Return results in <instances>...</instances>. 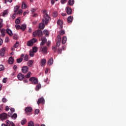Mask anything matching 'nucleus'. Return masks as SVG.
Listing matches in <instances>:
<instances>
[{
  "label": "nucleus",
  "instance_id": "bb28decb",
  "mask_svg": "<svg viewBox=\"0 0 126 126\" xmlns=\"http://www.w3.org/2000/svg\"><path fill=\"white\" fill-rule=\"evenodd\" d=\"M41 87H42L41 84L40 83L37 84L36 86L35 90H36V91H39V90L40 89Z\"/></svg>",
  "mask_w": 126,
  "mask_h": 126
},
{
  "label": "nucleus",
  "instance_id": "69168bd1",
  "mask_svg": "<svg viewBox=\"0 0 126 126\" xmlns=\"http://www.w3.org/2000/svg\"><path fill=\"white\" fill-rule=\"evenodd\" d=\"M62 16H66V13H63L62 14Z\"/></svg>",
  "mask_w": 126,
  "mask_h": 126
},
{
  "label": "nucleus",
  "instance_id": "9d476101",
  "mask_svg": "<svg viewBox=\"0 0 126 126\" xmlns=\"http://www.w3.org/2000/svg\"><path fill=\"white\" fill-rule=\"evenodd\" d=\"M65 11L67 14L69 15L72 13V10L71 8L68 6L66 7Z\"/></svg>",
  "mask_w": 126,
  "mask_h": 126
},
{
  "label": "nucleus",
  "instance_id": "f704fd0d",
  "mask_svg": "<svg viewBox=\"0 0 126 126\" xmlns=\"http://www.w3.org/2000/svg\"><path fill=\"white\" fill-rule=\"evenodd\" d=\"M26 123H27V121L26 120V119H24L21 121V124L23 126V125H25Z\"/></svg>",
  "mask_w": 126,
  "mask_h": 126
},
{
  "label": "nucleus",
  "instance_id": "412c9836",
  "mask_svg": "<svg viewBox=\"0 0 126 126\" xmlns=\"http://www.w3.org/2000/svg\"><path fill=\"white\" fill-rule=\"evenodd\" d=\"M53 63H54V59H53V58H51L48 60L47 63L49 65H52Z\"/></svg>",
  "mask_w": 126,
  "mask_h": 126
},
{
  "label": "nucleus",
  "instance_id": "37998d69",
  "mask_svg": "<svg viewBox=\"0 0 126 126\" xmlns=\"http://www.w3.org/2000/svg\"><path fill=\"white\" fill-rule=\"evenodd\" d=\"M24 60L26 61V62L28 61V55L27 54L25 55L24 56Z\"/></svg>",
  "mask_w": 126,
  "mask_h": 126
},
{
  "label": "nucleus",
  "instance_id": "864d4df0",
  "mask_svg": "<svg viewBox=\"0 0 126 126\" xmlns=\"http://www.w3.org/2000/svg\"><path fill=\"white\" fill-rule=\"evenodd\" d=\"M1 70H3V65H0V71H1Z\"/></svg>",
  "mask_w": 126,
  "mask_h": 126
},
{
  "label": "nucleus",
  "instance_id": "79ce46f5",
  "mask_svg": "<svg viewBox=\"0 0 126 126\" xmlns=\"http://www.w3.org/2000/svg\"><path fill=\"white\" fill-rule=\"evenodd\" d=\"M8 13V11L7 10H5L3 12V16H5V15H6Z\"/></svg>",
  "mask_w": 126,
  "mask_h": 126
},
{
  "label": "nucleus",
  "instance_id": "dca6fc26",
  "mask_svg": "<svg viewBox=\"0 0 126 126\" xmlns=\"http://www.w3.org/2000/svg\"><path fill=\"white\" fill-rule=\"evenodd\" d=\"M41 42L40 43V46H44L47 42V38L46 37H43L41 38Z\"/></svg>",
  "mask_w": 126,
  "mask_h": 126
},
{
  "label": "nucleus",
  "instance_id": "0eeeda50",
  "mask_svg": "<svg viewBox=\"0 0 126 126\" xmlns=\"http://www.w3.org/2000/svg\"><path fill=\"white\" fill-rule=\"evenodd\" d=\"M40 104H45V99H44V97H43V96L39 98L38 99V100L37 101V105H39Z\"/></svg>",
  "mask_w": 126,
  "mask_h": 126
},
{
  "label": "nucleus",
  "instance_id": "473e14b6",
  "mask_svg": "<svg viewBox=\"0 0 126 126\" xmlns=\"http://www.w3.org/2000/svg\"><path fill=\"white\" fill-rule=\"evenodd\" d=\"M10 117H11V118L13 119V120H16V118H17V114L16 113H14Z\"/></svg>",
  "mask_w": 126,
  "mask_h": 126
},
{
  "label": "nucleus",
  "instance_id": "13d9d810",
  "mask_svg": "<svg viewBox=\"0 0 126 126\" xmlns=\"http://www.w3.org/2000/svg\"><path fill=\"white\" fill-rule=\"evenodd\" d=\"M13 68L14 70H16L17 69V66H16V65H14Z\"/></svg>",
  "mask_w": 126,
  "mask_h": 126
},
{
  "label": "nucleus",
  "instance_id": "423d86ee",
  "mask_svg": "<svg viewBox=\"0 0 126 126\" xmlns=\"http://www.w3.org/2000/svg\"><path fill=\"white\" fill-rule=\"evenodd\" d=\"M37 52H38V48H32V50L30 51V57H34V53H37Z\"/></svg>",
  "mask_w": 126,
  "mask_h": 126
},
{
  "label": "nucleus",
  "instance_id": "6ab92c4d",
  "mask_svg": "<svg viewBox=\"0 0 126 126\" xmlns=\"http://www.w3.org/2000/svg\"><path fill=\"white\" fill-rule=\"evenodd\" d=\"M33 111V109H32V107H27L25 108V112L26 113H31Z\"/></svg>",
  "mask_w": 126,
  "mask_h": 126
},
{
  "label": "nucleus",
  "instance_id": "ea45409f",
  "mask_svg": "<svg viewBox=\"0 0 126 126\" xmlns=\"http://www.w3.org/2000/svg\"><path fill=\"white\" fill-rule=\"evenodd\" d=\"M18 46H19V42H16V43L14 45L13 48H18Z\"/></svg>",
  "mask_w": 126,
  "mask_h": 126
},
{
  "label": "nucleus",
  "instance_id": "393cba45",
  "mask_svg": "<svg viewBox=\"0 0 126 126\" xmlns=\"http://www.w3.org/2000/svg\"><path fill=\"white\" fill-rule=\"evenodd\" d=\"M0 32H1V36L2 37H4V36H5V32H6L5 30L3 29L0 30Z\"/></svg>",
  "mask_w": 126,
  "mask_h": 126
},
{
  "label": "nucleus",
  "instance_id": "4c0bfd02",
  "mask_svg": "<svg viewBox=\"0 0 126 126\" xmlns=\"http://www.w3.org/2000/svg\"><path fill=\"white\" fill-rule=\"evenodd\" d=\"M64 33H65V32H64V30H61L59 32L60 35H63Z\"/></svg>",
  "mask_w": 126,
  "mask_h": 126
},
{
  "label": "nucleus",
  "instance_id": "58836bf2",
  "mask_svg": "<svg viewBox=\"0 0 126 126\" xmlns=\"http://www.w3.org/2000/svg\"><path fill=\"white\" fill-rule=\"evenodd\" d=\"M62 41H59V40H57V42L56 43V47L58 48L59 47H60V46L61 45V42Z\"/></svg>",
  "mask_w": 126,
  "mask_h": 126
},
{
  "label": "nucleus",
  "instance_id": "a878e982",
  "mask_svg": "<svg viewBox=\"0 0 126 126\" xmlns=\"http://www.w3.org/2000/svg\"><path fill=\"white\" fill-rule=\"evenodd\" d=\"M14 62L13 58L12 57H10L8 59V63L10 64H12Z\"/></svg>",
  "mask_w": 126,
  "mask_h": 126
},
{
  "label": "nucleus",
  "instance_id": "603ef678",
  "mask_svg": "<svg viewBox=\"0 0 126 126\" xmlns=\"http://www.w3.org/2000/svg\"><path fill=\"white\" fill-rule=\"evenodd\" d=\"M2 27V20L0 19V28Z\"/></svg>",
  "mask_w": 126,
  "mask_h": 126
},
{
  "label": "nucleus",
  "instance_id": "f8f14e48",
  "mask_svg": "<svg viewBox=\"0 0 126 126\" xmlns=\"http://www.w3.org/2000/svg\"><path fill=\"white\" fill-rule=\"evenodd\" d=\"M40 52L43 53V54H44L45 55H47L48 53V49H47V48H40Z\"/></svg>",
  "mask_w": 126,
  "mask_h": 126
},
{
  "label": "nucleus",
  "instance_id": "c756f323",
  "mask_svg": "<svg viewBox=\"0 0 126 126\" xmlns=\"http://www.w3.org/2000/svg\"><path fill=\"white\" fill-rule=\"evenodd\" d=\"M66 43V36H63L62 38V44H65Z\"/></svg>",
  "mask_w": 126,
  "mask_h": 126
},
{
  "label": "nucleus",
  "instance_id": "a19ab883",
  "mask_svg": "<svg viewBox=\"0 0 126 126\" xmlns=\"http://www.w3.org/2000/svg\"><path fill=\"white\" fill-rule=\"evenodd\" d=\"M15 28H16V29L18 30L19 29H21V26L19 25L16 24L15 25Z\"/></svg>",
  "mask_w": 126,
  "mask_h": 126
},
{
  "label": "nucleus",
  "instance_id": "5701e85b",
  "mask_svg": "<svg viewBox=\"0 0 126 126\" xmlns=\"http://www.w3.org/2000/svg\"><path fill=\"white\" fill-rule=\"evenodd\" d=\"M72 20H73V17L70 16L68 17L67 21L68 23H71V22H72Z\"/></svg>",
  "mask_w": 126,
  "mask_h": 126
},
{
  "label": "nucleus",
  "instance_id": "a211bd4d",
  "mask_svg": "<svg viewBox=\"0 0 126 126\" xmlns=\"http://www.w3.org/2000/svg\"><path fill=\"white\" fill-rule=\"evenodd\" d=\"M5 54V49H4V48H1L0 50V57H4Z\"/></svg>",
  "mask_w": 126,
  "mask_h": 126
},
{
  "label": "nucleus",
  "instance_id": "e433bc0d",
  "mask_svg": "<svg viewBox=\"0 0 126 126\" xmlns=\"http://www.w3.org/2000/svg\"><path fill=\"white\" fill-rule=\"evenodd\" d=\"M44 34L45 35H46V36H49V31L48 30H45L44 31Z\"/></svg>",
  "mask_w": 126,
  "mask_h": 126
},
{
  "label": "nucleus",
  "instance_id": "e2e57ef3",
  "mask_svg": "<svg viewBox=\"0 0 126 126\" xmlns=\"http://www.w3.org/2000/svg\"><path fill=\"white\" fill-rule=\"evenodd\" d=\"M3 41L1 38H0V46H1L2 45Z\"/></svg>",
  "mask_w": 126,
  "mask_h": 126
},
{
  "label": "nucleus",
  "instance_id": "6e6d98bb",
  "mask_svg": "<svg viewBox=\"0 0 126 126\" xmlns=\"http://www.w3.org/2000/svg\"><path fill=\"white\" fill-rule=\"evenodd\" d=\"M36 10H37L36 8H32V9H31L32 12H35V11H36Z\"/></svg>",
  "mask_w": 126,
  "mask_h": 126
},
{
  "label": "nucleus",
  "instance_id": "4be33fe9",
  "mask_svg": "<svg viewBox=\"0 0 126 126\" xmlns=\"http://www.w3.org/2000/svg\"><path fill=\"white\" fill-rule=\"evenodd\" d=\"M26 28H27V26L26 25V24L21 25L20 29L21 30H22V31H25Z\"/></svg>",
  "mask_w": 126,
  "mask_h": 126
},
{
  "label": "nucleus",
  "instance_id": "7ed1b4c3",
  "mask_svg": "<svg viewBox=\"0 0 126 126\" xmlns=\"http://www.w3.org/2000/svg\"><path fill=\"white\" fill-rule=\"evenodd\" d=\"M29 81L32 82V84H33L34 85H36V84H38V82H39V81L37 79V78L35 77H32L29 79Z\"/></svg>",
  "mask_w": 126,
  "mask_h": 126
},
{
  "label": "nucleus",
  "instance_id": "f257e3e1",
  "mask_svg": "<svg viewBox=\"0 0 126 126\" xmlns=\"http://www.w3.org/2000/svg\"><path fill=\"white\" fill-rule=\"evenodd\" d=\"M43 13L44 19H43L42 20L43 23H40L39 25V28H40V29L42 30L44 29V28H45V24L46 25L48 24V23H49V21L51 20L50 16H49V15H48V13H47V10H43Z\"/></svg>",
  "mask_w": 126,
  "mask_h": 126
},
{
  "label": "nucleus",
  "instance_id": "2f4dec72",
  "mask_svg": "<svg viewBox=\"0 0 126 126\" xmlns=\"http://www.w3.org/2000/svg\"><path fill=\"white\" fill-rule=\"evenodd\" d=\"M27 7V5H26V4L24 2H22V8L23 9H25Z\"/></svg>",
  "mask_w": 126,
  "mask_h": 126
},
{
  "label": "nucleus",
  "instance_id": "a18cd8bd",
  "mask_svg": "<svg viewBox=\"0 0 126 126\" xmlns=\"http://www.w3.org/2000/svg\"><path fill=\"white\" fill-rule=\"evenodd\" d=\"M57 41H62V37H61V35H59L57 36Z\"/></svg>",
  "mask_w": 126,
  "mask_h": 126
},
{
  "label": "nucleus",
  "instance_id": "052dcab7",
  "mask_svg": "<svg viewBox=\"0 0 126 126\" xmlns=\"http://www.w3.org/2000/svg\"><path fill=\"white\" fill-rule=\"evenodd\" d=\"M3 83H6V78H3L2 80Z\"/></svg>",
  "mask_w": 126,
  "mask_h": 126
},
{
  "label": "nucleus",
  "instance_id": "338daca9",
  "mask_svg": "<svg viewBox=\"0 0 126 126\" xmlns=\"http://www.w3.org/2000/svg\"><path fill=\"white\" fill-rule=\"evenodd\" d=\"M51 2L52 4H54V3H55V0H51Z\"/></svg>",
  "mask_w": 126,
  "mask_h": 126
},
{
  "label": "nucleus",
  "instance_id": "6e6552de",
  "mask_svg": "<svg viewBox=\"0 0 126 126\" xmlns=\"http://www.w3.org/2000/svg\"><path fill=\"white\" fill-rule=\"evenodd\" d=\"M7 116H8V114L7 115L6 113H3L0 115V119H1V120H6V119H7Z\"/></svg>",
  "mask_w": 126,
  "mask_h": 126
},
{
  "label": "nucleus",
  "instance_id": "f3484780",
  "mask_svg": "<svg viewBox=\"0 0 126 126\" xmlns=\"http://www.w3.org/2000/svg\"><path fill=\"white\" fill-rule=\"evenodd\" d=\"M41 42L40 43V46H44L47 42V38L46 37H43L41 38Z\"/></svg>",
  "mask_w": 126,
  "mask_h": 126
},
{
  "label": "nucleus",
  "instance_id": "774afa93",
  "mask_svg": "<svg viewBox=\"0 0 126 126\" xmlns=\"http://www.w3.org/2000/svg\"><path fill=\"white\" fill-rule=\"evenodd\" d=\"M13 39H17V35H14Z\"/></svg>",
  "mask_w": 126,
  "mask_h": 126
},
{
  "label": "nucleus",
  "instance_id": "7c9ffc66",
  "mask_svg": "<svg viewBox=\"0 0 126 126\" xmlns=\"http://www.w3.org/2000/svg\"><path fill=\"white\" fill-rule=\"evenodd\" d=\"M31 77V72H29L27 75H25V78H29Z\"/></svg>",
  "mask_w": 126,
  "mask_h": 126
},
{
  "label": "nucleus",
  "instance_id": "b1692460",
  "mask_svg": "<svg viewBox=\"0 0 126 126\" xmlns=\"http://www.w3.org/2000/svg\"><path fill=\"white\" fill-rule=\"evenodd\" d=\"M6 33L9 35L10 36H12L13 35V33H12V31L10 30L9 29H7L6 30Z\"/></svg>",
  "mask_w": 126,
  "mask_h": 126
},
{
  "label": "nucleus",
  "instance_id": "4468645a",
  "mask_svg": "<svg viewBox=\"0 0 126 126\" xmlns=\"http://www.w3.org/2000/svg\"><path fill=\"white\" fill-rule=\"evenodd\" d=\"M46 63H47V60L46 59H43L41 60V61H40L41 66H44V65H46Z\"/></svg>",
  "mask_w": 126,
  "mask_h": 126
},
{
  "label": "nucleus",
  "instance_id": "09e8293b",
  "mask_svg": "<svg viewBox=\"0 0 126 126\" xmlns=\"http://www.w3.org/2000/svg\"><path fill=\"white\" fill-rule=\"evenodd\" d=\"M8 41H9V38H8V37H6L5 38V43H8Z\"/></svg>",
  "mask_w": 126,
  "mask_h": 126
},
{
  "label": "nucleus",
  "instance_id": "8fccbe9b",
  "mask_svg": "<svg viewBox=\"0 0 126 126\" xmlns=\"http://www.w3.org/2000/svg\"><path fill=\"white\" fill-rule=\"evenodd\" d=\"M4 3H7V1L9 2H12V0H4Z\"/></svg>",
  "mask_w": 126,
  "mask_h": 126
},
{
  "label": "nucleus",
  "instance_id": "9b49d317",
  "mask_svg": "<svg viewBox=\"0 0 126 126\" xmlns=\"http://www.w3.org/2000/svg\"><path fill=\"white\" fill-rule=\"evenodd\" d=\"M28 70H29V68L27 66H24L22 68V71L23 73L28 72Z\"/></svg>",
  "mask_w": 126,
  "mask_h": 126
},
{
  "label": "nucleus",
  "instance_id": "72a5a7b5",
  "mask_svg": "<svg viewBox=\"0 0 126 126\" xmlns=\"http://www.w3.org/2000/svg\"><path fill=\"white\" fill-rule=\"evenodd\" d=\"M22 12H23V11L21 9H20L16 13V14L17 15H22Z\"/></svg>",
  "mask_w": 126,
  "mask_h": 126
},
{
  "label": "nucleus",
  "instance_id": "0e129e2a",
  "mask_svg": "<svg viewBox=\"0 0 126 126\" xmlns=\"http://www.w3.org/2000/svg\"><path fill=\"white\" fill-rule=\"evenodd\" d=\"M9 107H8V106H6L5 107V111H9Z\"/></svg>",
  "mask_w": 126,
  "mask_h": 126
},
{
  "label": "nucleus",
  "instance_id": "3c124183",
  "mask_svg": "<svg viewBox=\"0 0 126 126\" xmlns=\"http://www.w3.org/2000/svg\"><path fill=\"white\" fill-rule=\"evenodd\" d=\"M53 16L54 17H57V16H58V13H56V12H53Z\"/></svg>",
  "mask_w": 126,
  "mask_h": 126
},
{
  "label": "nucleus",
  "instance_id": "39448f33",
  "mask_svg": "<svg viewBox=\"0 0 126 126\" xmlns=\"http://www.w3.org/2000/svg\"><path fill=\"white\" fill-rule=\"evenodd\" d=\"M36 42H37V39L36 38H32L28 42L27 45L28 47H31V46H32L33 44L36 43Z\"/></svg>",
  "mask_w": 126,
  "mask_h": 126
},
{
  "label": "nucleus",
  "instance_id": "cd10ccee",
  "mask_svg": "<svg viewBox=\"0 0 126 126\" xmlns=\"http://www.w3.org/2000/svg\"><path fill=\"white\" fill-rule=\"evenodd\" d=\"M69 5H73L74 4V0H69L68 1Z\"/></svg>",
  "mask_w": 126,
  "mask_h": 126
},
{
  "label": "nucleus",
  "instance_id": "5fc2aeb1",
  "mask_svg": "<svg viewBox=\"0 0 126 126\" xmlns=\"http://www.w3.org/2000/svg\"><path fill=\"white\" fill-rule=\"evenodd\" d=\"M6 101H7L6 98H3L2 99V102L3 103H6Z\"/></svg>",
  "mask_w": 126,
  "mask_h": 126
},
{
  "label": "nucleus",
  "instance_id": "aec40b11",
  "mask_svg": "<svg viewBox=\"0 0 126 126\" xmlns=\"http://www.w3.org/2000/svg\"><path fill=\"white\" fill-rule=\"evenodd\" d=\"M10 112L8 113V117H11V115H12L13 113H14L15 112V109L14 108H10Z\"/></svg>",
  "mask_w": 126,
  "mask_h": 126
},
{
  "label": "nucleus",
  "instance_id": "49530a36",
  "mask_svg": "<svg viewBox=\"0 0 126 126\" xmlns=\"http://www.w3.org/2000/svg\"><path fill=\"white\" fill-rule=\"evenodd\" d=\"M33 63H34V61L33 60H30L29 62V64L30 65H32V64H33Z\"/></svg>",
  "mask_w": 126,
  "mask_h": 126
},
{
  "label": "nucleus",
  "instance_id": "c85d7f7f",
  "mask_svg": "<svg viewBox=\"0 0 126 126\" xmlns=\"http://www.w3.org/2000/svg\"><path fill=\"white\" fill-rule=\"evenodd\" d=\"M18 9H19V6L16 5L14 7V13H16L17 11H18Z\"/></svg>",
  "mask_w": 126,
  "mask_h": 126
},
{
  "label": "nucleus",
  "instance_id": "4d7b16f0",
  "mask_svg": "<svg viewBox=\"0 0 126 126\" xmlns=\"http://www.w3.org/2000/svg\"><path fill=\"white\" fill-rule=\"evenodd\" d=\"M39 112H40V110L39 109H36L35 110V113L37 115V114H39Z\"/></svg>",
  "mask_w": 126,
  "mask_h": 126
},
{
  "label": "nucleus",
  "instance_id": "bf43d9fd",
  "mask_svg": "<svg viewBox=\"0 0 126 126\" xmlns=\"http://www.w3.org/2000/svg\"><path fill=\"white\" fill-rule=\"evenodd\" d=\"M50 45H51V41H48L47 43V47H50Z\"/></svg>",
  "mask_w": 126,
  "mask_h": 126
},
{
  "label": "nucleus",
  "instance_id": "c03bdc74",
  "mask_svg": "<svg viewBox=\"0 0 126 126\" xmlns=\"http://www.w3.org/2000/svg\"><path fill=\"white\" fill-rule=\"evenodd\" d=\"M15 23L16 24H19L20 23V20L17 19L15 20Z\"/></svg>",
  "mask_w": 126,
  "mask_h": 126
},
{
  "label": "nucleus",
  "instance_id": "f03ea898",
  "mask_svg": "<svg viewBox=\"0 0 126 126\" xmlns=\"http://www.w3.org/2000/svg\"><path fill=\"white\" fill-rule=\"evenodd\" d=\"M43 33L42 32V31L40 30H37L33 32V37H37V36H38V37H41Z\"/></svg>",
  "mask_w": 126,
  "mask_h": 126
},
{
  "label": "nucleus",
  "instance_id": "1a4fd4ad",
  "mask_svg": "<svg viewBox=\"0 0 126 126\" xmlns=\"http://www.w3.org/2000/svg\"><path fill=\"white\" fill-rule=\"evenodd\" d=\"M53 51L54 53H58V54H61L63 50L62 48H52Z\"/></svg>",
  "mask_w": 126,
  "mask_h": 126
},
{
  "label": "nucleus",
  "instance_id": "c9c22d12",
  "mask_svg": "<svg viewBox=\"0 0 126 126\" xmlns=\"http://www.w3.org/2000/svg\"><path fill=\"white\" fill-rule=\"evenodd\" d=\"M63 21H62V20H58L57 21V24L58 25H63Z\"/></svg>",
  "mask_w": 126,
  "mask_h": 126
},
{
  "label": "nucleus",
  "instance_id": "de8ad7c7",
  "mask_svg": "<svg viewBox=\"0 0 126 126\" xmlns=\"http://www.w3.org/2000/svg\"><path fill=\"white\" fill-rule=\"evenodd\" d=\"M61 1L62 4H64V3H66V2L67 1V0H61Z\"/></svg>",
  "mask_w": 126,
  "mask_h": 126
},
{
  "label": "nucleus",
  "instance_id": "680f3d73",
  "mask_svg": "<svg viewBox=\"0 0 126 126\" xmlns=\"http://www.w3.org/2000/svg\"><path fill=\"white\" fill-rule=\"evenodd\" d=\"M16 15V13H14L12 15V18L13 19H14L15 18V16Z\"/></svg>",
  "mask_w": 126,
  "mask_h": 126
},
{
  "label": "nucleus",
  "instance_id": "ddd939ff",
  "mask_svg": "<svg viewBox=\"0 0 126 126\" xmlns=\"http://www.w3.org/2000/svg\"><path fill=\"white\" fill-rule=\"evenodd\" d=\"M25 76L24 74H22L21 73H19L17 75V78L19 80H23V78H24Z\"/></svg>",
  "mask_w": 126,
  "mask_h": 126
},
{
  "label": "nucleus",
  "instance_id": "2eb2a0df",
  "mask_svg": "<svg viewBox=\"0 0 126 126\" xmlns=\"http://www.w3.org/2000/svg\"><path fill=\"white\" fill-rule=\"evenodd\" d=\"M23 58H24V54H22L21 55V58L17 59V63H20L23 61Z\"/></svg>",
  "mask_w": 126,
  "mask_h": 126
},
{
  "label": "nucleus",
  "instance_id": "20e7f679",
  "mask_svg": "<svg viewBox=\"0 0 126 126\" xmlns=\"http://www.w3.org/2000/svg\"><path fill=\"white\" fill-rule=\"evenodd\" d=\"M1 126H15V124L13 122L9 121V120H6V124H2Z\"/></svg>",
  "mask_w": 126,
  "mask_h": 126
}]
</instances>
